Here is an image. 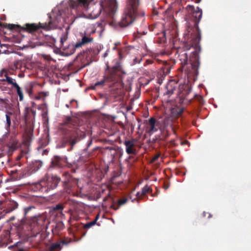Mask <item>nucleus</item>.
<instances>
[{
    "label": "nucleus",
    "mask_w": 251,
    "mask_h": 251,
    "mask_svg": "<svg viewBox=\"0 0 251 251\" xmlns=\"http://www.w3.org/2000/svg\"><path fill=\"white\" fill-rule=\"evenodd\" d=\"M186 9L188 12V19L187 28L184 33V49L189 50L194 49L191 55V63H200L199 53L201 48L200 42L201 40V32L199 27V24L201 19L202 10L199 7L195 9L194 6L188 5Z\"/></svg>",
    "instance_id": "1"
},
{
    "label": "nucleus",
    "mask_w": 251,
    "mask_h": 251,
    "mask_svg": "<svg viewBox=\"0 0 251 251\" xmlns=\"http://www.w3.org/2000/svg\"><path fill=\"white\" fill-rule=\"evenodd\" d=\"M139 0H128L120 21V27H126L138 19L144 20L145 12L139 7Z\"/></svg>",
    "instance_id": "2"
},
{
    "label": "nucleus",
    "mask_w": 251,
    "mask_h": 251,
    "mask_svg": "<svg viewBox=\"0 0 251 251\" xmlns=\"http://www.w3.org/2000/svg\"><path fill=\"white\" fill-rule=\"evenodd\" d=\"M106 75L100 81L91 84L89 89L96 90L97 88H102L104 86L105 82H113L117 80L122 74H125L121 64H115V65L110 67L106 64Z\"/></svg>",
    "instance_id": "3"
},
{
    "label": "nucleus",
    "mask_w": 251,
    "mask_h": 251,
    "mask_svg": "<svg viewBox=\"0 0 251 251\" xmlns=\"http://www.w3.org/2000/svg\"><path fill=\"white\" fill-rule=\"evenodd\" d=\"M34 208L35 207L32 205L25 207L24 209V217L22 220L25 221V222L27 221V224L29 226L30 230L32 232V236H36L37 234L40 233L42 227L44 226L47 220V217L45 215H39L27 219L28 213Z\"/></svg>",
    "instance_id": "4"
},
{
    "label": "nucleus",
    "mask_w": 251,
    "mask_h": 251,
    "mask_svg": "<svg viewBox=\"0 0 251 251\" xmlns=\"http://www.w3.org/2000/svg\"><path fill=\"white\" fill-rule=\"evenodd\" d=\"M60 181V177L56 175L46 174L39 181L33 184L32 189L34 191L48 193L56 188Z\"/></svg>",
    "instance_id": "5"
},
{
    "label": "nucleus",
    "mask_w": 251,
    "mask_h": 251,
    "mask_svg": "<svg viewBox=\"0 0 251 251\" xmlns=\"http://www.w3.org/2000/svg\"><path fill=\"white\" fill-rule=\"evenodd\" d=\"M82 134L83 133L77 128L66 129L64 132L62 143L64 146L67 144L70 145L71 148L68 150L72 151L74 145L81 140Z\"/></svg>",
    "instance_id": "6"
},
{
    "label": "nucleus",
    "mask_w": 251,
    "mask_h": 251,
    "mask_svg": "<svg viewBox=\"0 0 251 251\" xmlns=\"http://www.w3.org/2000/svg\"><path fill=\"white\" fill-rule=\"evenodd\" d=\"M100 5V7L95 9L90 13L91 18L96 19L98 18L101 13V8L108 11L111 14H113L116 12L118 7V4L116 0H101Z\"/></svg>",
    "instance_id": "7"
},
{
    "label": "nucleus",
    "mask_w": 251,
    "mask_h": 251,
    "mask_svg": "<svg viewBox=\"0 0 251 251\" xmlns=\"http://www.w3.org/2000/svg\"><path fill=\"white\" fill-rule=\"evenodd\" d=\"M62 176V186L67 193H70L77 186L78 179L74 177L68 172H64Z\"/></svg>",
    "instance_id": "8"
},
{
    "label": "nucleus",
    "mask_w": 251,
    "mask_h": 251,
    "mask_svg": "<svg viewBox=\"0 0 251 251\" xmlns=\"http://www.w3.org/2000/svg\"><path fill=\"white\" fill-rule=\"evenodd\" d=\"M50 21L47 23H39L38 24H26L22 27L24 31H27L29 33H32L37 31L40 28H43L46 30H49L50 28L52 21H51V17H50Z\"/></svg>",
    "instance_id": "9"
},
{
    "label": "nucleus",
    "mask_w": 251,
    "mask_h": 251,
    "mask_svg": "<svg viewBox=\"0 0 251 251\" xmlns=\"http://www.w3.org/2000/svg\"><path fill=\"white\" fill-rule=\"evenodd\" d=\"M179 70L184 72L188 77H196L199 74L200 64H181Z\"/></svg>",
    "instance_id": "10"
},
{
    "label": "nucleus",
    "mask_w": 251,
    "mask_h": 251,
    "mask_svg": "<svg viewBox=\"0 0 251 251\" xmlns=\"http://www.w3.org/2000/svg\"><path fill=\"white\" fill-rule=\"evenodd\" d=\"M93 41V38L91 37L90 34H86L85 33L82 36L81 41L77 42L74 45H70L69 46V48H71L70 52L67 51V53L69 54H73L75 49L77 48H80L84 45L88 44Z\"/></svg>",
    "instance_id": "11"
},
{
    "label": "nucleus",
    "mask_w": 251,
    "mask_h": 251,
    "mask_svg": "<svg viewBox=\"0 0 251 251\" xmlns=\"http://www.w3.org/2000/svg\"><path fill=\"white\" fill-rule=\"evenodd\" d=\"M94 0H70V6L72 9H77L81 7L85 9H89V5Z\"/></svg>",
    "instance_id": "12"
},
{
    "label": "nucleus",
    "mask_w": 251,
    "mask_h": 251,
    "mask_svg": "<svg viewBox=\"0 0 251 251\" xmlns=\"http://www.w3.org/2000/svg\"><path fill=\"white\" fill-rule=\"evenodd\" d=\"M42 166V162L39 160L32 162L29 166L25 168V171L28 176L38 171Z\"/></svg>",
    "instance_id": "13"
},
{
    "label": "nucleus",
    "mask_w": 251,
    "mask_h": 251,
    "mask_svg": "<svg viewBox=\"0 0 251 251\" xmlns=\"http://www.w3.org/2000/svg\"><path fill=\"white\" fill-rule=\"evenodd\" d=\"M158 128V122L156 119L153 117L149 119L146 128L147 132L151 135L156 132Z\"/></svg>",
    "instance_id": "14"
},
{
    "label": "nucleus",
    "mask_w": 251,
    "mask_h": 251,
    "mask_svg": "<svg viewBox=\"0 0 251 251\" xmlns=\"http://www.w3.org/2000/svg\"><path fill=\"white\" fill-rule=\"evenodd\" d=\"M126 147V151L127 154L136 155L137 153L135 148L134 140H126L124 143Z\"/></svg>",
    "instance_id": "15"
},
{
    "label": "nucleus",
    "mask_w": 251,
    "mask_h": 251,
    "mask_svg": "<svg viewBox=\"0 0 251 251\" xmlns=\"http://www.w3.org/2000/svg\"><path fill=\"white\" fill-rule=\"evenodd\" d=\"M9 174L10 175L11 178L14 180H19L24 177L28 176L26 174L25 169L24 170L23 169L20 170L13 169L10 171Z\"/></svg>",
    "instance_id": "16"
},
{
    "label": "nucleus",
    "mask_w": 251,
    "mask_h": 251,
    "mask_svg": "<svg viewBox=\"0 0 251 251\" xmlns=\"http://www.w3.org/2000/svg\"><path fill=\"white\" fill-rule=\"evenodd\" d=\"M136 51V50L133 47H125L121 51H118L119 58L121 59L126 55H133V54H135Z\"/></svg>",
    "instance_id": "17"
},
{
    "label": "nucleus",
    "mask_w": 251,
    "mask_h": 251,
    "mask_svg": "<svg viewBox=\"0 0 251 251\" xmlns=\"http://www.w3.org/2000/svg\"><path fill=\"white\" fill-rule=\"evenodd\" d=\"M66 164V159L58 155H55L52 159L51 164L54 167H63Z\"/></svg>",
    "instance_id": "18"
},
{
    "label": "nucleus",
    "mask_w": 251,
    "mask_h": 251,
    "mask_svg": "<svg viewBox=\"0 0 251 251\" xmlns=\"http://www.w3.org/2000/svg\"><path fill=\"white\" fill-rule=\"evenodd\" d=\"M36 116V111L30 107H25L24 117L26 122L31 121L32 123Z\"/></svg>",
    "instance_id": "19"
},
{
    "label": "nucleus",
    "mask_w": 251,
    "mask_h": 251,
    "mask_svg": "<svg viewBox=\"0 0 251 251\" xmlns=\"http://www.w3.org/2000/svg\"><path fill=\"white\" fill-rule=\"evenodd\" d=\"M177 87V83L174 80H170L166 86V91L165 94L171 95Z\"/></svg>",
    "instance_id": "20"
},
{
    "label": "nucleus",
    "mask_w": 251,
    "mask_h": 251,
    "mask_svg": "<svg viewBox=\"0 0 251 251\" xmlns=\"http://www.w3.org/2000/svg\"><path fill=\"white\" fill-rule=\"evenodd\" d=\"M68 243L65 240H62L59 242L52 243L49 247L47 251H60L63 245H67Z\"/></svg>",
    "instance_id": "21"
},
{
    "label": "nucleus",
    "mask_w": 251,
    "mask_h": 251,
    "mask_svg": "<svg viewBox=\"0 0 251 251\" xmlns=\"http://www.w3.org/2000/svg\"><path fill=\"white\" fill-rule=\"evenodd\" d=\"M18 207V203L14 201H9L4 210L5 213H9L17 209Z\"/></svg>",
    "instance_id": "22"
},
{
    "label": "nucleus",
    "mask_w": 251,
    "mask_h": 251,
    "mask_svg": "<svg viewBox=\"0 0 251 251\" xmlns=\"http://www.w3.org/2000/svg\"><path fill=\"white\" fill-rule=\"evenodd\" d=\"M128 201V199L126 198L121 199L118 200L117 202L114 203L111 206V208L113 209L117 210L120 206L125 204Z\"/></svg>",
    "instance_id": "23"
},
{
    "label": "nucleus",
    "mask_w": 251,
    "mask_h": 251,
    "mask_svg": "<svg viewBox=\"0 0 251 251\" xmlns=\"http://www.w3.org/2000/svg\"><path fill=\"white\" fill-rule=\"evenodd\" d=\"M50 142L49 134H46L44 135L40 140V146L42 147L47 146Z\"/></svg>",
    "instance_id": "24"
},
{
    "label": "nucleus",
    "mask_w": 251,
    "mask_h": 251,
    "mask_svg": "<svg viewBox=\"0 0 251 251\" xmlns=\"http://www.w3.org/2000/svg\"><path fill=\"white\" fill-rule=\"evenodd\" d=\"M170 64H165V65L162 68L160 72V75L166 76L168 75L171 71V67L169 65Z\"/></svg>",
    "instance_id": "25"
},
{
    "label": "nucleus",
    "mask_w": 251,
    "mask_h": 251,
    "mask_svg": "<svg viewBox=\"0 0 251 251\" xmlns=\"http://www.w3.org/2000/svg\"><path fill=\"white\" fill-rule=\"evenodd\" d=\"M14 88H15L16 89L17 93L18 96H19V100L20 101H22L24 99V95H23L22 90H21L20 86L18 85V84H14Z\"/></svg>",
    "instance_id": "26"
},
{
    "label": "nucleus",
    "mask_w": 251,
    "mask_h": 251,
    "mask_svg": "<svg viewBox=\"0 0 251 251\" xmlns=\"http://www.w3.org/2000/svg\"><path fill=\"white\" fill-rule=\"evenodd\" d=\"M99 218V215H97L96 217H95V219L94 221L87 223L86 224H85L83 226V227L86 229L89 228L91 227L92 226L95 225L96 224L97 221L98 220Z\"/></svg>",
    "instance_id": "27"
},
{
    "label": "nucleus",
    "mask_w": 251,
    "mask_h": 251,
    "mask_svg": "<svg viewBox=\"0 0 251 251\" xmlns=\"http://www.w3.org/2000/svg\"><path fill=\"white\" fill-rule=\"evenodd\" d=\"M151 192H152V189L151 188H150V187H149L147 185H146L145 186H144L142 188L141 192V195L145 196L148 193H151Z\"/></svg>",
    "instance_id": "28"
},
{
    "label": "nucleus",
    "mask_w": 251,
    "mask_h": 251,
    "mask_svg": "<svg viewBox=\"0 0 251 251\" xmlns=\"http://www.w3.org/2000/svg\"><path fill=\"white\" fill-rule=\"evenodd\" d=\"M184 111V108H177L174 109L173 113L177 118L180 117Z\"/></svg>",
    "instance_id": "29"
},
{
    "label": "nucleus",
    "mask_w": 251,
    "mask_h": 251,
    "mask_svg": "<svg viewBox=\"0 0 251 251\" xmlns=\"http://www.w3.org/2000/svg\"><path fill=\"white\" fill-rule=\"evenodd\" d=\"M0 26L1 27H4L11 30L14 29L16 28V27H19V26L17 25H15L13 24H2L1 22H0Z\"/></svg>",
    "instance_id": "30"
},
{
    "label": "nucleus",
    "mask_w": 251,
    "mask_h": 251,
    "mask_svg": "<svg viewBox=\"0 0 251 251\" xmlns=\"http://www.w3.org/2000/svg\"><path fill=\"white\" fill-rule=\"evenodd\" d=\"M164 127H166L168 126H170L172 129H173V127H172V121L169 118H166L164 120Z\"/></svg>",
    "instance_id": "31"
},
{
    "label": "nucleus",
    "mask_w": 251,
    "mask_h": 251,
    "mask_svg": "<svg viewBox=\"0 0 251 251\" xmlns=\"http://www.w3.org/2000/svg\"><path fill=\"white\" fill-rule=\"evenodd\" d=\"M116 153L117 154V157L120 159L123 155V150L122 149V148L117 147Z\"/></svg>",
    "instance_id": "32"
},
{
    "label": "nucleus",
    "mask_w": 251,
    "mask_h": 251,
    "mask_svg": "<svg viewBox=\"0 0 251 251\" xmlns=\"http://www.w3.org/2000/svg\"><path fill=\"white\" fill-rule=\"evenodd\" d=\"M28 151L29 150L28 148H26L25 150H22L21 151V154H20L17 157V160H20L24 156V155L27 154Z\"/></svg>",
    "instance_id": "33"
},
{
    "label": "nucleus",
    "mask_w": 251,
    "mask_h": 251,
    "mask_svg": "<svg viewBox=\"0 0 251 251\" xmlns=\"http://www.w3.org/2000/svg\"><path fill=\"white\" fill-rule=\"evenodd\" d=\"M5 80L8 82V84H12L13 87H14V84H17L15 81V80L7 75H6Z\"/></svg>",
    "instance_id": "34"
},
{
    "label": "nucleus",
    "mask_w": 251,
    "mask_h": 251,
    "mask_svg": "<svg viewBox=\"0 0 251 251\" xmlns=\"http://www.w3.org/2000/svg\"><path fill=\"white\" fill-rule=\"evenodd\" d=\"M68 38V35L67 33H64L61 35V37L60 38V43L62 46H63V44L64 42H65Z\"/></svg>",
    "instance_id": "35"
},
{
    "label": "nucleus",
    "mask_w": 251,
    "mask_h": 251,
    "mask_svg": "<svg viewBox=\"0 0 251 251\" xmlns=\"http://www.w3.org/2000/svg\"><path fill=\"white\" fill-rule=\"evenodd\" d=\"M64 208V207L63 206V204L61 203H59L56 204L54 207L53 210L54 211H59V210H62Z\"/></svg>",
    "instance_id": "36"
},
{
    "label": "nucleus",
    "mask_w": 251,
    "mask_h": 251,
    "mask_svg": "<svg viewBox=\"0 0 251 251\" xmlns=\"http://www.w3.org/2000/svg\"><path fill=\"white\" fill-rule=\"evenodd\" d=\"M106 150H108L111 155L116 151L117 148H113L112 147H106Z\"/></svg>",
    "instance_id": "37"
},
{
    "label": "nucleus",
    "mask_w": 251,
    "mask_h": 251,
    "mask_svg": "<svg viewBox=\"0 0 251 251\" xmlns=\"http://www.w3.org/2000/svg\"><path fill=\"white\" fill-rule=\"evenodd\" d=\"M6 121L7 126L9 127L11 126V117L8 114L6 115Z\"/></svg>",
    "instance_id": "38"
},
{
    "label": "nucleus",
    "mask_w": 251,
    "mask_h": 251,
    "mask_svg": "<svg viewBox=\"0 0 251 251\" xmlns=\"http://www.w3.org/2000/svg\"><path fill=\"white\" fill-rule=\"evenodd\" d=\"M194 97L195 99L198 100L200 103H202L203 102V98L200 95H195Z\"/></svg>",
    "instance_id": "39"
},
{
    "label": "nucleus",
    "mask_w": 251,
    "mask_h": 251,
    "mask_svg": "<svg viewBox=\"0 0 251 251\" xmlns=\"http://www.w3.org/2000/svg\"><path fill=\"white\" fill-rule=\"evenodd\" d=\"M15 65H16V67H18V65H20V66H22V65H23V66L26 68L27 69H30V67H32V64H30V63H28V64H14Z\"/></svg>",
    "instance_id": "40"
},
{
    "label": "nucleus",
    "mask_w": 251,
    "mask_h": 251,
    "mask_svg": "<svg viewBox=\"0 0 251 251\" xmlns=\"http://www.w3.org/2000/svg\"><path fill=\"white\" fill-rule=\"evenodd\" d=\"M157 77H158V80H157V83L159 84H161L162 82H163V80L164 79V76L161 75H158L157 76Z\"/></svg>",
    "instance_id": "41"
},
{
    "label": "nucleus",
    "mask_w": 251,
    "mask_h": 251,
    "mask_svg": "<svg viewBox=\"0 0 251 251\" xmlns=\"http://www.w3.org/2000/svg\"><path fill=\"white\" fill-rule=\"evenodd\" d=\"M160 156V154H157L156 155H155L151 159V162H155L158 159V158Z\"/></svg>",
    "instance_id": "42"
},
{
    "label": "nucleus",
    "mask_w": 251,
    "mask_h": 251,
    "mask_svg": "<svg viewBox=\"0 0 251 251\" xmlns=\"http://www.w3.org/2000/svg\"><path fill=\"white\" fill-rule=\"evenodd\" d=\"M13 251H26L24 248H17L14 249Z\"/></svg>",
    "instance_id": "43"
},
{
    "label": "nucleus",
    "mask_w": 251,
    "mask_h": 251,
    "mask_svg": "<svg viewBox=\"0 0 251 251\" xmlns=\"http://www.w3.org/2000/svg\"><path fill=\"white\" fill-rule=\"evenodd\" d=\"M99 52H100V50L98 49H94L93 51V53L94 55H97L99 53Z\"/></svg>",
    "instance_id": "44"
},
{
    "label": "nucleus",
    "mask_w": 251,
    "mask_h": 251,
    "mask_svg": "<svg viewBox=\"0 0 251 251\" xmlns=\"http://www.w3.org/2000/svg\"><path fill=\"white\" fill-rule=\"evenodd\" d=\"M39 95H41L42 96L46 97V96H48V93L42 92H40L39 93Z\"/></svg>",
    "instance_id": "45"
},
{
    "label": "nucleus",
    "mask_w": 251,
    "mask_h": 251,
    "mask_svg": "<svg viewBox=\"0 0 251 251\" xmlns=\"http://www.w3.org/2000/svg\"><path fill=\"white\" fill-rule=\"evenodd\" d=\"M7 101H8V100L7 99H3L0 98V101L2 103L6 104Z\"/></svg>",
    "instance_id": "46"
},
{
    "label": "nucleus",
    "mask_w": 251,
    "mask_h": 251,
    "mask_svg": "<svg viewBox=\"0 0 251 251\" xmlns=\"http://www.w3.org/2000/svg\"><path fill=\"white\" fill-rule=\"evenodd\" d=\"M111 156V159L112 160H114L116 158H117V154H116V153H114L113 154H112Z\"/></svg>",
    "instance_id": "47"
},
{
    "label": "nucleus",
    "mask_w": 251,
    "mask_h": 251,
    "mask_svg": "<svg viewBox=\"0 0 251 251\" xmlns=\"http://www.w3.org/2000/svg\"><path fill=\"white\" fill-rule=\"evenodd\" d=\"M136 196L138 198H141L143 196V195H141V193L138 192L137 193Z\"/></svg>",
    "instance_id": "48"
},
{
    "label": "nucleus",
    "mask_w": 251,
    "mask_h": 251,
    "mask_svg": "<svg viewBox=\"0 0 251 251\" xmlns=\"http://www.w3.org/2000/svg\"><path fill=\"white\" fill-rule=\"evenodd\" d=\"M48 114V111H46L45 112H44L43 114H42V115H43V118H45V117L47 116V115Z\"/></svg>",
    "instance_id": "49"
},
{
    "label": "nucleus",
    "mask_w": 251,
    "mask_h": 251,
    "mask_svg": "<svg viewBox=\"0 0 251 251\" xmlns=\"http://www.w3.org/2000/svg\"><path fill=\"white\" fill-rule=\"evenodd\" d=\"M41 96H42L41 95H40L39 94V96H37L35 97V99L36 100H40L41 98Z\"/></svg>",
    "instance_id": "50"
},
{
    "label": "nucleus",
    "mask_w": 251,
    "mask_h": 251,
    "mask_svg": "<svg viewBox=\"0 0 251 251\" xmlns=\"http://www.w3.org/2000/svg\"><path fill=\"white\" fill-rule=\"evenodd\" d=\"M107 54H108V51H106V52L104 54L103 57H105L106 56H107Z\"/></svg>",
    "instance_id": "51"
},
{
    "label": "nucleus",
    "mask_w": 251,
    "mask_h": 251,
    "mask_svg": "<svg viewBox=\"0 0 251 251\" xmlns=\"http://www.w3.org/2000/svg\"><path fill=\"white\" fill-rule=\"evenodd\" d=\"M184 100H187V101L188 100V101H189V102H190V101L191 100V99H188L185 97V98H184Z\"/></svg>",
    "instance_id": "52"
},
{
    "label": "nucleus",
    "mask_w": 251,
    "mask_h": 251,
    "mask_svg": "<svg viewBox=\"0 0 251 251\" xmlns=\"http://www.w3.org/2000/svg\"><path fill=\"white\" fill-rule=\"evenodd\" d=\"M146 63H152V61H151V60H147L146 61Z\"/></svg>",
    "instance_id": "53"
},
{
    "label": "nucleus",
    "mask_w": 251,
    "mask_h": 251,
    "mask_svg": "<svg viewBox=\"0 0 251 251\" xmlns=\"http://www.w3.org/2000/svg\"><path fill=\"white\" fill-rule=\"evenodd\" d=\"M201 1V0H195V2L197 3L200 2Z\"/></svg>",
    "instance_id": "54"
},
{
    "label": "nucleus",
    "mask_w": 251,
    "mask_h": 251,
    "mask_svg": "<svg viewBox=\"0 0 251 251\" xmlns=\"http://www.w3.org/2000/svg\"><path fill=\"white\" fill-rule=\"evenodd\" d=\"M81 55H82V53H81L80 54H78V55H77V58H78V57H80V56Z\"/></svg>",
    "instance_id": "55"
},
{
    "label": "nucleus",
    "mask_w": 251,
    "mask_h": 251,
    "mask_svg": "<svg viewBox=\"0 0 251 251\" xmlns=\"http://www.w3.org/2000/svg\"><path fill=\"white\" fill-rule=\"evenodd\" d=\"M73 63L69 64V67H71V66H73Z\"/></svg>",
    "instance_id": "56"
},
{
    "label": "nucleus",
    "mask_w": 251,
    "mask_h": 251,
    "mask_svg": "<svg viewBox=\"0 0 251 251\" xmlns=\"http://www.w3.org/2000/svg\"><path fill=\"white\" fill-rule=\"evenodd\" d=\"M163 63H167V61H164V62H163Z\"/></svg>",
    "instance_id": "57"
},
{
    "label": "nucleus",
    "mask_w": 251,
    "mask_h": 251,
    "mask_svg": "<svg viewBox=\"0 0 251 251\" xmlns=\"http://www.w3.org/2000/svg\"><path fill=\"white\" fill-rule=\"evenodd\" d=\"M165 188L166 189H167L168 188V187L165 186Z\"/></svg>",
    "instance_id": "58"
},
{
    "label": "nucleus",
    "mask_w": 251,
    "mask_h": 251,
    "mask_svg": "<svg viewBox=\"0 0 251 251\" xmlns=\"http://www.w3.org/2000/svg\"><path fill=\"white\" fill-rule=\"evenodd\" d=\"M8 114H12V113L11 112H9Z\"/></svg>",
    "instance_id": "59"
},
{
    "label": "nucleus",
    "mask_w": 251,
    "mask_h": 251,
    "mask_svg": "<svg viewBox=\"0 0 251 251\" xmlns=\"http://www.w3.org/2000/svg\"><path fill=\"white\" fill-rule=\"evenodd\" d=\"M131 158V156H129V158L130 159V158Z\"/></svg>",
    "instance_id": "60"
},
{
    "label": "nucleus",
    "mask_w": 251,
    "mask_h": 251,
    "mask_svg": "<svg viewBox=\"0 0 251 251\" xmlns=\"http://www.w3.org/2000/svg\"><path fill=\"white\" fill-rule=\"evenodd\" d=\"M89 64H89V63L86 64V65H89Z\"/></svg>",
    "instance_id": "61"
},
{
    "label": "nucleus",
    "mask_w": 251,
    "mask_h": 251,
    "mask_svg": "<svg viewBox=\"0 0 251 251\" xmlns=\"http://www.w3.org/2000/svg\"><path fill=\"white\" fill-rule=\"evenodd\" d=\"M210 217V214H209L208 217L209 218Z\"/></svg>",
    "instance_id": "62"
}]
</instances>
